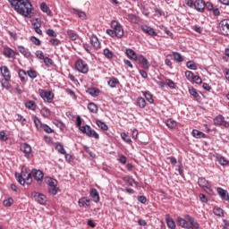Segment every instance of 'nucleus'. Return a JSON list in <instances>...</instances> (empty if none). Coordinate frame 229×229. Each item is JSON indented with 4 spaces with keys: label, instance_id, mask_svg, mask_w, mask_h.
<instances>
[{
    "label": "nucleus",
    "instance_id": "obj_1",
    "mask_svg": "<svg viewBox=\"0 0 229 229\" xmlns=\"http://www.w3.org/2000/svg\"><path fill=\"white\" fill-rule=\"evenodd\" d=\"M12 8L23 17L30 18L33 15V5L30 0H8Z\"/></svg>",
    "mask_w": 229,
    "mask_h": 229
},
{
    "label": "nucleus",
    "instance_id": "obj_2",
    "mask_svg": "<svg viewBox=\"0 0 229 229\" xmlns=\"http://www.w3.org/2000/svg\"><path fill=\"white\" fill-rule=\"evenodd\" d=\"M31 173L28 172V169H22L21 174H15L16 180L20 185H31L33 183V178L31 177Z\"/></svg>",
    "mask_w": 229,
    "mask_h": 229
},
{
    "label": "nucleus",
    "instance_id": "obj_3",
    "mask_svg": "<svg viewBox=\"0 0 229 229\" xmlns=\"http://www.w3.org/2000/svg\"><path fill=\"white\" fill-rule=\"evenodd\" d=\"M0 72L4 77V79L1 81L2 87L7 89H10V80H12L10 69H8L6 66H1Z\"/></svg>",
    "mask_w": 229,
    "mask_h": 229
},
{
    "label": "nucleus",
    "instance_id": "obj_4",
    "mask_svg": "<svg viewBox=\"0 0 229 229\" xmlns=\"http://www.w3.org/2000/svg\"><path fill=\"white\" fill-rule=\"evenodd\" d=\"M111 28H113L114 35L117 37V38H123V37H124V30L117 21H111Z\"/></svg>",
    "mask_w": 229,
    "mask_h": 229
},
{
    "label": "nucleus",
    "instance_id": "obj_5",
    "mask_svg": "<svg viewBox=\"0 0 229 229\" xmlns=\"http://www.w3.org/2000/svg\"><path fill=\"white\" fill-rule=\"evenodd\" d=\"M80 131L82 133H85L86 135H88V137H94V139H99V134H98L96 131L92 130L90 125H84L80 128Z\"/></svg>",
    "mask_w": 229,
    "mask_h": 229
},
{
    "label": "nucleus",
    "instance_id": "obj_6",
    "mask_svg": "<svg viewBox=\"0 0 229 229\" xmlns=\"http://www.w3.org/2000/svg\"><path fill=\"white\" fill-rule=\"evenodd\" d=\"M75 69L78 72H81L82 74H87V72H89V65L81 59H79L75 63Z\"/></svg>",
    "mask_w": 229,
    "mask_h": 229
},
{
    "label": "nucleus",
    "instance_id": "obj_7",
    "mask_svg": "<svg viewBox=\"0 0 229 229\" xmlns=\"http://www.w3.org/2000/svg\"><path fill=\"white\" fill-rule=\"evenodd\" d=\"M31 196L37 203H39V205H46V202L47 201V198L42 193L32 191Z\"/></svg>",
    "mask_w": 229,
    "mask_h": 229
},
{
    "label": "nucleus",
    "instance_id": "obj_8",
    "mask_svg": "<svg viewBox=\"0 0 229 229\" xmlns=\"http://www.w3.org/2000/svg\"><path fill=\"white\" fill-rule=\"evenodd\" d=\"M31 174L34 180H36V182H38V183L40 185L44 180V172L37 169H32Z\"/></svg>",
    "mask_w": 229,
    "mask_h": 229
},
{
    "label": "nucleus",
    "instance_id": "obj_9",
    "mask_svg": "<svg viewBox=\"0 0 229 229\" xmlns=\"http://www.w3.org/2000/svg\"><path fill=\"white\" fill-rule=\"evenodd\" d=\"M219 30L222 35H229V20H222L219 23Z\"/></svg>",
    "mask_w": 229,
    "mask_h": 229
},
{
    "label": "nucleus",
    "instance_id": "obj_10",
    "mask_svg": "<svg viewBox=\"0 0 229 229\" xmlns=\"http://www.w3.org/2000/svg\"><path fill=\"white\" fill-rule=\"evenodd\" d=\"M39 94L46 103H51L53 101V98H55V94H53V92L44 89L41 90Z\"/></svg>",
    "mask_w": 229,
    "mask_h": 229
},
{
    "label": "nucleus",
    "instance_id": "obj_11",
    "mask_svg": "<svg viewBox=\"0 0 229 229\" xmlns=\"http://www.w3.org/2000/svg\"><path fill=\"white\" fill-rule=\"evenodd\" d=\"M143 69H149V61L144 57V55H139L136 60Z\"/></svg>",
    "mask_w": 229,
    "mask_h": 229
},
{
    "label": "nucleus",
    "instance_id": "obj_12",
    "mask_svg": "<svg viewBox=\"0 0 229 229\" xmlns=\"http://www.w3.org/2000/svg\"><path fill=\"white\" fill-rule=\"evenodd\" d=\"M194 8L197 12L203 13L205 12V1L204 0H196L194 2Z\"/></svg>",
    "mask_w": 229,
    "mask_h": 229
},
{
    "label": "nucleus",
    "instance_id": "obj_13",
    "mask_svg": "<svg viewBox=\"0 0 229 229\" xmlns=\"http://www.w3.org/2000/svg\"><path fill=\"white\" fill-rule=\"evenodd\" d=\"M140 28L142 31H144V33H147V35H150L151 37H157V32L153 28L148 27L147 25H141Z\"/></svg>",
    "mask_w": 229,
    "mask_h": 229
},
{
    "label": "nucleus",
    "instance_id": "obj_14",
    "mask_svg": "<svg viewBox=\"0 0 229 229\" xmlns=\"http://www.w3.org/2000/svg\"><path fill=\"white\" fill-rule=\"evenodd\" d=\"M21 151L25 154V157H28L31 153V146L28 143H23L21 145Z\"/></svg>",
    "mask_w": 229,
    "mask_h": 229
},
{
    "label": "nucleus",
    "instance_id": "obj_15",
    "mask_svg": "<svg viewBox=\"0 0 229 229\" xmlns=\"http://www.w3.org/2000/svg\"><path fill=\"white\" fill-rule=\"evenodd\" d=\"M90 198L95 203L99 202V192H98V190L94 188L90 190Z\"/></svg>",
    "mask_w": 229,
    "mask_h": 229
},
{
    "label": "nucleus",
    "instance_id": "obj_16",
    "mask_svg": "<svg viewBox=\"0 0 229 229\" xmlns=\"http://www.w3.org/2000/svg\"><path fill=\"white\" fill-rule=\"evenodd\" d=\"M184 217H185V219L187 221H189L190 225L194 226L195 229H199V224H198V222H196L194 217L191 216L190 215H185Z\"/></svg>",
    "mask_w": 229,
    "mask_h": 229
},
{
    "label": "nucleus",
    "instance_id": "obj_17",
    "mask_svg": "<svg viewBox=\"0 0 229 229\" xmlns=\"http://www.w3.org/2000/svg\"><path fill=\"white\" fill-rule=\"evenodd\" d=\"M126 55L128 56V58H130L131 60H134L135 62H137L139 56H137V54L135 53V51H133V49L131 48H128L126 50Z\"/></svg>",
    "mask_w": 229,
    "mask_h": 229
},
{
    "label": "nucleus",
    "instance_id": "obj_18",
    "mask_svg": "<svg viewBox=\"0 0 229 229\" xmlns=\"http://www.w3.org/2000/svg\"><path fill=\"white\" fill-rule=\"evenodd\" d=\"M90 43H91V46H93V47H95V49H99V47H101V44L99 43V39L96 36H91Z\"/></svg>",
    "mask_w": 229,
    "mask_h": 229
},
{
    "label": "nucleus",
    "instance_id": "obj_19",
    "mask_svg": "<svg viewBox=\"0 0 229 229\" xmlns=\"http://www.w3.org/2000/svg\"><path fill=\"white\" fill-rule=\"evenodd\" d=\"M217 192H218L219 196L222 198V199H225V201L228 200L229 195H228L227 191L219 187V188H217Z\"/></svg>",
    "mask_w": 229,
    "mask_h": 229
},
{
    "label": "nucleus",
    "instance_id": "obj_20",
    "mask_svg": "<svg viewBox=\"0 0 229 229\" xmlns=\"http://www.w3.org/2000/svg\"><path fill=\"white\" fill-rule=\"evenodd\" d=\"M123 182H125V183H127L128 185H130L131 187H133V183H135L136 184V186H138L139 185V182H137L133 178H131V176H124L123 178Z\"/></svg>",
    "mask_w": 229,
    "mask_h": 229
},
{
    "label": "nucleus",
    "instance_id": "obj_21",
    "mask_svg": "<svg viewBox=\"0 0 229 229\" xmlns=\"http://www.w3.org/2000/svg\"><path fill=\"white\" fill-rule=\"evenodd\" d=\"M45 183L49 185V187H55L58 185V182L51 177H45Z\"/></svg>",
    "mask_w": 229,
    "mask_h": 229
},
{
    "label": "nucleus",
    "instance_id": "obj_22",
    "mask_svg": "<svg viewBox=\"0 0 229 229\" xmlns=\"http://www.w3.org/2000/svg\"><path fill=\"white\" fill-rule=\"evenodd\" d=\"M198 184L202 188L205 189L207 187H209V182L205 179V177H199L198 180Z\"/></svg>",
    "mask_w": 229,
    "mask_h": 229
},
{
    "label": "nucleus",
    "instance_id": "obj_23",
    "mask_svg": "<svg viewBox=\"0 0 229 229\" xmlns=\"http://www.w3.org/2000/svg\"><path fill=\"white\" fill-rule=\"evenodd\" d=\"M107 84L109 85V87H111V89H115V87H117V85H119V79L115 78V77H112Z\"/></svg>",
    "mask_w": 229,
    "mask_h": 229
},
{
    "label": "nucleus",
    "instance_id": "obj_24",
    "mask_svg": "<svg viewBox=\"0 0 229 229\" xmlns=\"http://www.w3.org/2000/svg\"><path fill=\"white\" fill-rule=\"evenodd\" d=\"M166 224L168 228L174 229L176 228V224L174 223V220L171 218L169 215H166Z\"/></svg>",
    "mask_w": 229,
    "mask_h": 229
},
{
    "label": "nucleus",
    "instance_id": "obj_25",
    "mask_svg": "<svg viewBox=\"0 0 229 229\" xmlns=\"http://www.w3.org/2000/svg\"><path fill=\"white\" fill-rule=\"evenodd\" d=\"M191 135L195 138V139H205V133L201 132L200 131H198L196 129H194L191 132Z\"/></svg>",
    "mask_w": 229,
    "mask_h": 229
},
{
    "label": "nucleus",
    "instance_id": "obj_26",
    "mask_svg": "<svg viewBox=\"0 0 229 229\" xmlns=\"http://www.w3.org/2000/svg\"><path fill=\"white\" fill-rule=\"evenodd\" d=\"M4 55L7 56V58H15V52L12 48H5Z\"/></svg>",
    "mask_w": 229,
    "mask_h": 229
},
{
    "label": "nucleus",
    "instance_id": "obj_27",
    "mask_svg": "<svg viewBox=\"0 0 229 229\" xmlns=\"http://www.w3.org/2000/svg\"><path fill=\"white\" fill-rule=\"evenodd\" d=\"M96 124L97 126H98V128H100V130H103L104 131H108V125H106V123H105L103 121L97 120Z\"/></svg>",
    "mask_w": 229,
    "mask_h": 229
},
{
    "label": "nucleus",
    "instance_id": "obj_28",
    "mask_svg": "<svg viewBox=\"0 0 229 229\" xmlns=\"http://www.w3.org/2000/svg\"><path fill=\"white\" fill-rule=\"evenodd\" d=\"M80 207H90V199L87 198H82L79 199Z\"/></svg>",
    "mask_w": 229,
    "mask_h": 229
},
{
    "label": "nucleus",
    "instance_id": "obj_29",
    "mask_svg": "<svg viewBox=\"0 0 229 229\" xmlns=\"http://www.w3.org/2000/svg\"><path fill=\"white\" fill-rule=\"evenodd\" d=\"M18 51H20L23 56H26V58H30V56H31V53H30V51H28L24 47H18Z\"/></svg>",
    "mask_w": 229,
    "mask_h": 229
},
{
    "label": "nucleus",
    "instance_id": "obj_30",
    "mask_svg": "<svg viewBox=\"0 0 229 229\" xmlns=\"http://www.w3.org/2000/svg\"><path fill=\"white\" fill-rule=\"evenodd\" d=\"M26 76H28V72L24 71L23 69H21L19 71V78L21 79V81L26 82L28 81V79H26Z\"/></svg>",
    "mask_w": 229,
    "mask_h": 229
},
{
    "label": "nucleus",
    "instance_id": "obj_31",
    "mask_svg": "<svg viewBox=\"0 0 229 229\" xmlns=\"http://www.w3.org/2000/svg\"><path fill=\"white\" fill-rule=\"evenodd\" d=\"M223 123H225V117L221 114L217 115L214 120V123L216 124V126H221Z\"/></svg>",
    "mask_w": 229,
    "mask_h": 229
},
{
    "label": "nucleus",
    "instance_id": "obj_32",
    "mask_svg": "<svg viewBox=\"0 0 229 229\" xmlns=\"http://www.w3.org/2000/svg\"><path fill=\"white\" fill-rule=\"evenodd\" d=\"M73 13L78 15V17H80V19H82V21H85V19H87V14H85V12H83V11H80L78 9H73Z\"/></svg>",
    "mask_w": 229,
    "mask_h": 229
},
{
    "label": "nucleus",
    "instance_id": "obj_33",
    "mask_svg": "<svg viewBox=\"0 0 229 229\" xmlns=\"http://www.w3.org/2000/svg\"><path fill=\"white\" fill-rule=\"evenodd\" d=\"M88 110H89V112H91L92 114H98V106L91 102L88 105Z\"/></svg>",
    "mask_w": 229,
    "mask_h": 229
},
{
    "label": "nucleus",
    "instance_id": "obj_34",
    "mask_svg": "<svg viewBox=\"0 0 229 229\" xmlns=\"http://www.w3.org/2000/svg\"><path fill=\"white\" fill-rule=\"evenodd\" d=\"M137 105L140 108H146V99H144L142 97L138 98Z\"/></svg>",
    "mask_w": 229,
    "mask_h": 229
},
{
    "label": "nucleus",
    "instance_id": "obj_35",
    "mask_svg": "<svg viewBox=\"0 0 229 229\" xmlns=\"http://www.w3.org/2000/svg\"><path fill=\"white\" fill-rule=\"evenodd\" d=\"M189 92H190L191 96L194 97V98H196L197 100L199 99V94L198 93L196 89H194L193 87H190L189 88Z\"/></svg>",
    "mask_w": 229,
    "mask_h": 229
},
{
    "label": "nucleus",
    "instance_id": "obj_36",
    "mask_svg": "<svg viewBox=\"0 0 229 229\" xmlns=\"http://www.w3.org/2000/svg\"><path fill=\"white\" fill-rule=\"evenodd\" d=\"M177 224L179 225V226H182V228H185L188 225L187 220L178 216L176 219Z\"/></svg>",
    "mask_w": 229,
    "mask_h": 229
},
{
    "label": "nucleus",
    "instance_id": "obj_37",
    "mask_svg": "<svg viewBox=\"0 0 229 229\" xmlns=\"http://www.w3.org/2000/svg\"><path fill=\"white\" fill-rule=\"evenodd\" d=\"M40 9L42 10V12L47 13V15H51V10L49 9V7L47 6V4L46 3L41 4Z\"/></svg>",
    "mask_w": 229,
    "mask_h": 229
},
{
    "label": "nucleus",
    "instance_id": "obj_38",
    "mask_svg": "<svg viewBox=\"0 0 229 229\" xmlns=\"http://www.w3.org/2000/svg\"><path fill=\"white\" fill-rule=\"evenodd\" d=\"M26 108H29V110H35L37 108V104H35V101L30 100L25 103Z\"/></svg>",
    "mask_w": 229,
    "mask_h": 229
},
{
    "label": "nucleus",
    "instance_id": "obj_39",
    "mask_svg": "<svg viewBox=\"0 0 229 229\" xmlns=\"http://www.w3.org/2000/svg\"><path fill=\"white\" fill-rule=\"evenodd\" d=\"M33 122L35 123V126L38 130H42V126L44 124H42V123L40 122V119H38V117L37 116H33Z\"/></svg>",
    "mask_w": 229,
    "mask_h": 229
},
{
    "label": "nucleus",
    "instance_id": "obj_40",
    "mask_svg": "<svg viewBox=\"0 0 229 229\" xmlns=\"http://www.w3.org/2000/svg\"><path fill=\"white\" fill-rule=\"evenodd\" d=\"M27 75L31 80H35V78H37V71H35L33 68H30L29 71H27Z\"/></svg>",
    "mask_w": 229,
    "mask_h": 229
},
{
    "label": "nucleus",
    "instance_id": "obj_41",
    "mask_svg": "<svg viewBox=\"0 0 229 229\" xmlns=\"http://www.w3.org/2000/svg\"><path fill=\"white\" fill-rule=\"evenodd\" d=\"M55 149L58 151V153H61V155H65V148H64V146L58 142L55 143Z\"/></svg>",
    "mask_w": 229,
    "mask_h": 229
},
{
    "label": "nucleus",
    "instance_id": "obj_42",
    "mask_svg": "<svg viewBox=\"0 0 229 229\" xmlns=\"http://www.w3.org/2000/svg\"><path fill=\"white\" fill-rule=\"evenodd\" d=\"M88 92L90 96L97 97L99 96V89L98 88H91L88 89Z\"/></svg>",
    "mask_w": 229,
    "mask_h": 229
},
{
    "label": "nucleus",
    "instance_id": "obj_43",
    "mask_svg": "<svg viewBox=\"0 0 229 229\" xmlns=\"http://www.w3.org/2000/svg\"><path fill=\"white\" fill-rule=\"evenodd\" d=\"M145 98L147 99V101H148V103L153 104L155 103V100L153 99V95L151 93H149L148 91H146L144 93Z\"/></svg>",
    "mask_w": 229,
    "mask_h": 229
},
{
    "label": "nucleus",
    "instance_id": "obj_44",
    "mask_svg": "<svg viewBox=\"0 0 229 229\" xmlns=\"http://www.w3.org/2000/svg\"><path fill=\"white\" fill-rule=\"evenodd\" d=\"M186 66L188 69H191V71H196V69H198V66L193 61H188L186 63Z\"/></svg>",
    "mask_w": 229,
    "mask_h": 229
},
{
    "label": "nucleus",
    "instance_id": "obj_45",
    "mask_svg": "<svg viewBox=\"0 0 229 229\" xmlns=\"http://www.w3.org/2000/svg\"><path fill=\"white\" fill-rule=\"evenodd\" d=\"M104 55L107 57L108 60H112L114 58V54L108 48L104 49Z\"/></svg>",
    "mask_w": 229,
    "mask_h": 229
},
{
    "label": "nucleus",
    "instance_id": "obj_46",
    "mask_svg": "<svg viewBox=\"0 0 229 229\" xmlns=\"http://www.w3.org/2000/svg\"><path fill=\"white\" fill-rule=\"evenodd\" d=\"M174 58L175 60V62H183V57L182 56V54L178 53V52H174Z\"/></svg>",
    "mask_w": 229,
    "mask_h": 229
},
{
    "label": "nucleus",
    "instance_id": "obj_47",
    "mask_svg": "<svg viewBox=\"0 0 229 229\" xmlns=\"http://www.w3.org/2000/svg\"><path fill=\"white\" fill-rule=\"evenodd\" d=\"M41 129L44 130L46 133H55V130L51 129L47 124H43Z\"/></svg>",
    "mask_w": 229,
    "mask_h": 229
},
{
    "label": "nucleus",
    "instance_id": "obj_48",
    "mask_svg": "<svg viewBox=\"0 0 229 229\" xmlns=\"http://www.w3.org/2000/svg\"><path fill=\"white\" fill-rule=\"evenodd\" d=\"M67 35L71 40H76V38H78V34L74 33L72 30H68Z\"/></svg>",
    "mask_w": 229,
    "mask_h": 229
},
{
    "label": "nucleus",
    "instance_id": "obj_49",
    "mask_svg": "<svg viewBox=\"0 0 229 229\" xmlns=\"http://www.w3.org/2000/svg\"><path fill=\"white\" fill-rule=\"evenodd\" d=\"M49 194H52L53 196H55L58 192V188L56 186H50L48 189Z\"/></svg>",
    "mask_w": 229,
    "mask_h": 229
},
{
    "label": "nucleus",
    "instance_id": "obj_50",
    "mask_svg": "<svg viewBox=\"0 0 229 229\" xmlns=\"http://www.w3.org/2000/svg\"><path fill=\"white\" fill-rule=\"evenodd\" d=\"M166 126H168V128H175L176 126V122L173 119H168L166 121Z\"/></svg>",
    "mask_w": 229,
    "mask_h": 229
},
{
    "label": "nucleus",
    "instance_id": "obj_51",
    "mask_svg": "<svg viewBox=\"0 0 229 229\" xmlns=\"http://www.w3.org/2000/svg\"><path fill=\"white\" fill-rule=\"evenodd\" d=\"M213 212L215 216H218V217H221V216H223V209L221 208H214Z\"/></svg>",
    "mask_w": 229,
    "mask_h": 229
},
{
    "label": "nucleus",
    "instance_id": "obj_52",
    "mask_svg": "<svg viewBox=\"0 0 229 229\" xmlns=\"http://www.w3.org/2000/svg\"><path fill=\"white\" fill-rule=\"evenodd\" d=\"M185 76L187 78V80H189V81H192V80L194 79V73L191 71H186L185 72Z\"/></svg>",
    "mask_w": 229,
    "mask_h": 229
},
{
    "label": "nucleus",
    "instance_id": "obj_53",
    "mask_svg": "<svg viewBox=\"0 0 229 229\" xmlns=\"http://www.w3.org/2000/svg\"><path fill=\"white\" fill-rule=\"evenodd\" d=\"M192 81H194V83H197V85H201V83H203L201 77H199V75H194Z\"/></svg>",
    "mask_w": 229,
    "mask_h": 229
},
{
    "label": "nucleus",
    "instance_id": "obj_54",
    "mask_svg": "<svg viewBox=\"0 0 229 229\" xmlns=\"http://www.w3.org/2000/svg\"><path fill=\"white\" fill-rule=\"evenodd\" d=\"M218 163L220 164V165H228V160H226L225 157H218Z\"/></svg>",
    "mask_w": 229,
    "mask_h": 229
},
{
    "label": "nucleus",
    "instance_id": "obj_55",
    "mask_svg": "<svg viewBox=\"0 0 229 229\" xmlns=\"http://www.w3.org/2000/svg\"><path fill=\"white\" fill-rule=\"evenodd\" d=\"M4 207H12V205H13V199L9 198V199L4 200Z\"/></svg>",
    "mask_w": 229,
    "mask_h": 229
},
{
    "label": "nucleus",
    "instance_id": "obj_56",
    "mask_svg": "<svg viewBox=\"0 0 229 229\" xmlns=\"http://www.w3.org/2000/svg\"><path fill=\"white\" fill-rule=\"evenodd\" d=\"M127 19L128 21H130V22H134V23H137V16H135V14H128L127 15Z\"/></svg>",
    "mask_w": 229,
    "mask_h": 229
},
{
    "label": "nucleus",
    "instance_id": "obj_57",
    "mask_svg": "<svg viewBox=\"0 0 229 229\" xmlns=\"http://www.w3.org/2000/svg\"><path fill=\"white\" fill-rule=\"evenodd\" d=\"M166 85L170 88V89H176V85L174 83V81H173L170 79H166Z\"/></svg>",
    "mask_w": 229,
    "mask_h": 229
},
{
    "label": "nucleus",
    "instance_id": "obj_58",
    "mask_svg": "<svg viewBox=\"0 0 229 229\" xmlns=\"http://www.w3.org/2000/svg\"><path fill=\"white\" fill-rule=\"evenodd\" d=\"M30 40L33 44H35V46H40L41 44L40 39L37 38L35 36H32Z\"/></svg>",
    "mask_w": 229,
    "mask_h": 229
},
{
    "label": "nucleus",
    "instance_id": "obj_59",
    "mask_svg": "<svg viewBox=\"0 0 229 229\" xmlns=\"http://www.w3.org/2000/svg\"><path fill=\"white\" fill-rule=\"evenodd\" d=\"M44 64L45 65H47V67H49V65H53V60L49 57H44Z\"/></svg>",
    "mask_w": 229,
    "mask_h": 229
},
{
    "label": "nucleus",
    "instance_id": "obj_60",
    "mask_svg": "<svg viewBox=\"0 0 229 229\" xmlns=\"http://www.w3.org/2000/svg\"><path fill=\"white\" fill-rule=\"evenodd\" d=\"M34 30L38 33V35H42V30H40V25L33 23Z\"/></svg>",
    "mask_w": 229,
    "mask_h": 229
},
{
    "label": "nucleus",
    "instance_id": "obj_61",
    "mask_svg": "<svg viewBox=\"0 0 229 229\" xmlns=\"http://www.w3.org/2000/svg\"><path fill=\"white\" fill-rule=\"evenodd\" d=\"M49 43L51 44V46H60V41L58 38H51L49 40Z\"/></svg>",
    "mask_w": 229,
    "mask_h": 229
},
{
    "label": "nucleus",
    "instance_id": "obj_62",
    "mask_svg": "<svg viewBox=\"0 0 229 229\" xmlns=\"http://www.w3.org/2000/svg\"><path fill=\"white\" fill-rule=\"evenodd\" d=\"M137 199L138 201H140V203H142L143 205H146V202L148 201V199H146V197L144 196H138Z\"/></svg>",
    "mask_w": 229,
    "mask_h": 229
},
{
    "label": "nucleus",
    "instance_id": "obj_63",
    "mask_svg": "<svg viewBox=\"0 0 229 229\" xmlns=\"http://www.w3.org/2000/svg\"><path fill=\"white\" fill-rule=\"evenodd\" d=\"M0 140H8V136H6V132H4V131H0Z\"/></svg>",
    "mask_w": 229,
    "mask_h": 229
},
{
    "label": "nucleus",
    "instance_id": "obj_64",
    "mask_svg": "<svg viewBox=\"0 0 229 229\" xmlns=\"http://www.w3.org/2000/svg\"><path fill=\"white\" fill-rule=\"evenodd\" d=\"M46 33L48 35V37H56V32L51 29L47 30Z\"/></svg>",
    "mask_w": 229,
    "mask_h": 229
}]
</instances>
